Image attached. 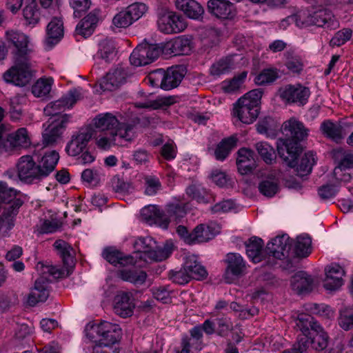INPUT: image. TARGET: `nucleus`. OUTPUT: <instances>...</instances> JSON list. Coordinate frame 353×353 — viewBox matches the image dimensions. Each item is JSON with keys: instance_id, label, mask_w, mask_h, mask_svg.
I'll return each mask as SVG.
<instances>
[{"instance_id": "1", "label": "nucleus", "mask_w": 353, "mask_h": 353, "mask_svg": "<svg viewBox=\"0 0 353 353\" xmlns=\"http://www.w3.org/2000/svg\"><path fill=\"white\" fill-rule=\"evenodd\" d=\"M281 130L287 138L278 141V154L289 167H293L301 152L299 142L307 137L308 130L300 121L290 118L283 123Z\"/></svg>"}, {"instance_id": "2", "label": "nucleus", "mask_w": 353, "mask_h": 353, "mask_svg": "<svg viewBox=\"0 0 353 353\" xmlns=\"http://www.w3.org/2000/svg\"><path fill=\"white\" fill-rule=\"evenodd\" d=\"M17 191L0 181V236L4 237L14 226L13 219L23 201L16 198Z\"/></svg>"}, {"instance_id": "3", "label": "nucleus", "mask_w": 353, "mask_h": 353, "mask_svg": "<svg viewBox=\"0 0 353 353\" xmlns=\"http://www.w3.org/2000/svg\"><path fill=\"white\" fill-rule=\"evenodd\" d=\"M133 247L137 252L140 253L139 258L147 263L162 261L168 258L173 250L171 241L159 245L151 236L137 238L133 243Z\"/></svg>"}, {"instance_id": "4", "label": "nucleus", "mask_w": 353, "mask_h": 353, "mask_svg": "<svg viewBox=\"0 0 353 353\" xmlns=\"http://www.w3.org/2000/svg\"><path fill=\"white\" fill-rule=\"evenodd\" d=\"M85 336L100 346L109 347L119 341L121 329L117 324L102 321L99 324H88L85 328Z\"/></svg>"}, {"instance_id": "5", "label": "nucleus", "mask_w": 353, "mask_h": 353, "mask_svg": "<svg viewBox=\"0 0 353 353\" xmlns=\"http://www.w3.org/2000/svg\"><path fill=\"white\" fill-rule=\"evenodd\" d=\"M262 94L261 89H254L244 94L234 104V115L243 123H253L259 113Z\"/></svg>"}, {"instance_id": "6", "label": "nucleus", "mask_w": 353, "mask_h": 353, "mask_svg": "<svg viewBox=\"0 0 353 353\" xmlns=\"http://www.w3.org/2000/svg\"><path fill=\"white\" fill-rule=\"evenodd\" d=\"M5 41L12 50L13 59H28L34 51V44L31 37L23 32L9 29L5 32Z\"/></svg>"}, {"instance_id": "7", "label": "nucleus", "mask_w": 353, "mask_h": 353, "mask_svg": "<svg viewBox=\"0 0 353 353\" xmlns=\"http://www.w3.org/2000/svg\"><path fill=\"white\" fill-rule=\"evenodd\" d=\"M135 137L133 125L121 124L117 131L102 132L96 139V144L102 150H108L113 145H126Z\"/></svg>"}, {"instance_id": "8", "label": "nucleus", "mask_w": 353, "mask_h": 353, "mask_svg": "<svg viewBox=\"0 0 353 353\" xmlns=\"http://www.w3.org/2000/svg\"><path fill=\"white\" fill-rule=\"evenodd\" d=\"M299 20L305 26H316L330 30L339 27V23L332 12L327 9L319 10L312 13H300Z\"/></svg>"}, {"instance_id": "9", "label": "nucleus", "mask_w": 353, "mask_h": 353, "mask_svg": "<svg viewBox=\"0 0 353 353\" xmlns=\"http://www.w3.org/2000/svg\"><path fill=\"white\" fill-rule=\"evenodd\" d=\"M13 61L14 65L3 74L5 81L19 87L28 85L32 79L29 59H19V61L13 59Z\"/></svg>"}, {"instance_id": "10", "label": "nucleus", "mask_w": 353, "mask_h": 353, "mask_svg": "<svg viewBox=\"0 0 353 353\" xmlns=\"http://www.w3.org/2000/svg\"><path fill=\"white\" fill-rule=\"evenodd\" d=\"M162 53L161 43H143L137 46L130 56V61L134 66H142L154 61Z\"/></svg>"}, {"instance_id": "11", "label": "nucleus", "mask_w": 353, "mask_h": 353, "mask_svg": "<svg viewBox=\"0 0 353 353\" xmlns=\"http://www.w3.org/2000/svg\"><path fill=\"white\" fill-rule=\"evenodd\" d=\"M18 176L21 181L32 183L43 178L41 170L32 156L21 157L17 163Z\"/></svg>"}, {"instance_id": "12", "label": "nucleus", "mask_w": 353, "mask_h": 353, "mask_svg": "<svg viewBox=\"0 0 353 353\" xmlns=\"http://www.w3.org/2000/svg\"><path fill=\"white\" fill-rule=\"evenodd\" d=\"M279 97L289 103L304 105L310 95V89L300 83L286 85L279 90Z\"/></svg>"}, {"instance_id": "13", "label": "nucleus", "mask_w": 353, "mask_h": 353, "mask_svg": "<svg viewBox=\"0 0 353 353\" xmlns=\"http://www.w3.org/2000/svg\"><path fill=\"white\" fill-rule=\"evenodd\" d=\"M68 119L69 117L67 114H63V116H59L58 119H54L50 123L48 121L43 124L45 130L43 132V144L44 146L52 145L57 142Z\"/></svg>"}, {"instance_id": "14", "label": "nucleus", "mask_w": 353, "mask_h": 353, "mask_svg": "<svg viewBox=\"0 0 353 353\" xmlns=\"http://www.w3.org/2000/svg\"><path fill=\"white\" fill-rule=\"evenodd\" d=\"M93 135V130L90 128L81 129L74 133L65 147L68 155L76 157L83 152L88 142Z\"/></svg>"}, {"instance_id": "15", "label": "nucleus", "mask_w": 353, "mask_h": 353, "mask_svg": "<svg viewBox=\"0 0 353 353\" xmlns=\"http://www.w3.org/2000/svg\"><path fill=\"white\" fill-rule=\"evenodd\" d=\"M159 30L165 34L178 33L186 28L185 20L174 12H167L160 16L157 21Z\"/></svg>"}, {"instance_id": "16", "label": "nucleus", "mask_w": 353, "mask_h": 353, "mask_svg": "<svg viewBox=\"0 0 353 353\" xmlns=\"http://www.w3.org/2000/svg\"><path fill=\"white\" fill-rule=\"evenodd\" d=\"M81 92L78 89L71 90L67 94L60 99L51 103L44 108V113L47 116L54 117L58 119L61 112L72 107L79 99Z\"/></svg>"}, {"instance_id": "17", "label": "nucleus", "mask_w": 353, "mask_h": 353, "mask_svg": "<svg viewBox=\"0 0 353 353\" xmlns=\"http://www.w3.org/2000/svg\"><path fill=\"white\" fill-rule=\"evenodd\" d=\"M349 126L350 123L346 122H334L327 119L321 123L320 130L325 137L338 143L347 134Z\"/></svg>"}, {"instance_id": "18", "label": "nucleus", "mask_w": 353, "mask_h": 353, "mask_svg": "<svg viewBox=\"0 0 353 353\" xmlns=\"http://www.w3.org/2000/svg\"><path fill=\"white\" fill-rule=\"evenodd\" d=\"M294 241L287 234L278 236L267 244L266 252L276 259L288 256Z\"/></svg>"}, {"instance_id": "19", "label": "nucleus", "mask_w": 353, "mask_h": 353, "mask_svg": "<svg viewBox=\"0 0 353 353\" xmlns=\"http://www.w3.org/2000/svg\"><path fill=\"white\" fill-rule=\"evenodd\" d=\"M162 53L165 55H185L192 50V41L185 36L178 37L165 43H161Z\"/></svg>"}, {"instance_id": "20", "label": "nucleus", "mask_w": 353, "mask_h": 353, "mask_svg": "<svg viewBox=\"0 0 353 353\" xmlns=\"http://www.w3.org/2000/svg\"><path fill=\"white\" fill-rule=\"evenodd\" d=\"M49 294L48 281L43 278H38L27 296V303L30 306H34L39 302H44L48 299Z\"/></svg>"}, {"instance_id": "21", "label": "nucleus", "mask_w": 353, "mask_h": 353, "mask_svg": "<svg viewBox=\"0 0 353 353\" xmlns=\"http://www.w3.org/2000/svg\"><path fill=\"white\" fill-rule=\"evenodd\" d=\"M49 294L48 281L43 278H38L27 296V303L30 306H34L39 302H44L48 299Z\"/></svg>"}, {"instance_id": "22", "label": "nucleus", "mask_w": 353, "mask_h": 353, "mask_svg": "<svg viewBox=\"0 0 353 353\" xmlns=\"http://www.w3.org/2000/svg\"><path fill=\"white\" fill-rule=\"evenodd\" d=\"M325 278L323 286L327 290L334 291L343 285V269L338 264L332 263L325 268Z\"/></svg>"}, {"instance_id": "23", "label": "nucleus", "mask_w": 353, "mask_h": 353, "mask_svg": "<svg viewBox=\"0 0 353 353\" xmlns=\"http://www.w3.org/2000/svg\"><path fill=\"white\" fill-rule=\"evenodd\" d=\"M208 11L218 19H228L235 14L234 5L225 0H209Z\"/></svg>"}, {"instance_id": "24", "label": "nucleus", "mask_w": 353, "mask_h": 353, "mask_svg": "<svg viewBox=\"0 0 353 353\" xmlns=\"http://www.w3.org/2000/svg\"><path fill=\"white\" fill-rule=\"evenodd\" d=\"M126 77L125 70L122 68H117L103 77L100 80L99 85L102 90L112 91L123 84Z\"/></svg>"}, {"instance_id": "25", "label": "nucleus", "mask_w": 353, "mask_h": 353, "mask_svg": "<svg viewBox=\"0 0 353 353\" xmlns=\"http://www.w3.org/2000/svg\"><path fill=\"white\" fill-rule=\"evenodd\" d=\"M132 297V295L130 292L119 293L114 298V311L115 314L123 318L130 316L134 307Z\"/></svg>"}, {"instance_id": "26", "label": "nucleus", "mask_w": 353, "mask_h": 353, "mask_svg": "<svg viewBox=\"0 0 353 353\" xmlns=\"http://www.w3.org/2000/svg\"><path fill=\"white\" fill-rule=\"evenodd\" d=\"M184 207L179 203H172L166 206L164 212H163V222H161V228L166 229L169 223H179L181 218L185 214Z\"/></svg>"}, {"instance_id": "27", "label": "nucleus", "mask_w": 353, "mask_h": 353, "mask_svg": "<svg viewBox=\"0 0 353 353\" xmlns=\"http://www.w3.org/2000/svg\"><path fill=\"white\" fill-rule=\"evenodd\" d=\"M236 165L241 174L251 172L255 168L254 153L247 148H241L237 152Z\"/></svg>"}, {"instance_id": "28", "label": "nucleus", "mask_w": 353, "mask_h": 353, "mask_svg": "<svg viewBox=\"0 0 353 353\" xmlns=\"http://www.w3.org/2000/svg\"><path fill=\"white\" fill-rule=\"evenodd\" d=\"M46 43L52 47L63 36V23L61 18L54 17L48 23L46 28Z\"/></svg>"}, {"instance_id": "29", "label": "nucleus", "mask_w": 353, "mask_h": 353, "mask_svg": "<svg viewBox=\"0 0 353 353\" xmlns=\"http://www.w3.org/2000/svg\"><path fill=\"white\" fill-rule=\"evenodd\" d=\"M174 2L176 9L190 19H199L204 12L203 7L195 0H175Z\"/></svg>"}, {"instance_id": "30", "label": "nucleus", "mask_w": 353, "mask_h": 353, "mask_svg": "<svg viewBox=\"0 0 353 353\" xmlns=\"http://www.w3.org/2000/svg\"><path fill=\"white\" fill-rule=\"evenodd\" d=\"M313 279L304 271H299L291 279L292 289L299 294L310 292L313 288Z\"/></svg>"}, {"instance_id": "31", "label": "nucleus", "mask_w": 353, "mask_h": 353, "mask_svg": "<svg viewBox=\"0 0 353 353\" xmlns=\"http://www.w3.org/2000/svg\"><path fill=\"white\" fill-rule=\"evenodd\" d=\"M296 326L303 334L301 336H299V339L300 338H305L309 341L308 336L311 335L310 330L312 332L321 330V325L313 316L307 314L299 315L296 321Z\"/></svg>"}, {"instance_id": "32", "label": "nucleus", "mask_w": 353, "mask_h": 353, "mask_svg": "<svg viewBox=\"0 0 353 353\" xmlns=\"http://www.w3.org/2000/svg\"><path fill=\"white\" fill-rule=\"evenodd\" d=\"M185 75V70L183 66L177 65L165 70V79L163 90H170L177 87Z\"/></svg>"}, {"instance_id": "33", "label": "nucleus", "mask_w": 353, "mask_h": 353, "mask_svg": "<svg viewBox=\"0 0 353 353\" xmlns=\"http://www.w3.org/2000/svg\"><path fill=\"white\" fill-rule=\"evenodd\" d=\"M96 128L101 132L117 131V128L125 123H119L117 119L111 113L101 114L94 119Z\"/></svg>"}, {"instance_id": "34", "label": "nucleus", "mask_w": 353, "mask_h": 353, "mask_svg": "<svg viewBox=\"0 0 353 353\" xmlns=\"http://www.w3.org/2000/svg\"><path fill=\"white\" fill-rule=\"evenodd\" d=\"M219 232L216 225L200 224L192 231L193 243L207 242L213 239Z\"/></svg>"}, {"instance_id": "35", "label": "nucleus", "mask_w": 353, "mask_h": 353, "mask_svg": "<svg viewBox=\"0 0 353 353\" xmlns=\"http://www.w3.org/2000/svg\"><path fill=\"white\" fill-rule=\"evenodd\" d=\"M183 265L193 279L201 280L207 277L208 272L205 267L198 261L196 255H188Z\"/></svg>"}, {"instance_id": "36", "label": "nucleus", "mask_w": 353, "mask_h": 353, "mask_svg": "<svg viewBox=\"0 0 353 353\" xmlns=\"http://www.w3.org/2000/svg\"><path fill=\"white\" fill-rule=\"evenodd\" d=\"M225 261L228 264L226 275L230 273L234 276H239L243 274L246 269L245 262L239 254H228Z\"/></svg>"}, {"instance_id": "37", "label": "nucleus", "mask_w": 353, "mask_h": 353, "mask_svg": "<svg viewBox=\"0 0 353 353\" xmlns=\"http://www.w3.org/2000/svg\"><path fill=\"white\" fill-rule=\"evenodd\" d=\"M259 192L266 197H273L279 190V181L274 172H271L259 183Z\"/></svg>"}, {"instance_id": "38", "label": "nucleus", "mask_w": 353, "mask_h": 353, "mask_svg": "<svg viewBox=\"0 0 353 353\" xmlns=\"http://www.w3.org/2000/svg\"><path fill=\"white\" fill-rule=\"evenodd\" d=\"M59 159V153L54 150L46 153L42 157L41 159L39 161L38 166L43 178L48 176L54 170Z\"/></svg>"}, {"instance_id": "39", "label": "nucleus", "mask_w": 353, "mask_h": 353, "mask_svg": "<svg viewBox=\"0 0 353 353\" xmlns=\"http://www.w3.org/2000/svg\"><path fill=\"white\" fill-rule=\"evenodd\" d=\"M54 248L59 252L61 256L63 265L68 270L73 265V249L70 245L63 240H57L54 243ZM68 270L67 274H68Z\"/></svg>"}, {"instance_id": "40", "label": "nucleus", "mask_w": 353, "mask_h": 353, "mask_svg": "<svg viewBox=\"0 0 353 353\" xmlns=\"http://www.w3.org/2000/svg\"><path fill=\"white\" fill-rule=\"evenodd\" d=\"M36 268L40 274V276L39 278H43L46 281H48V284L51 282L50 277L59 279L65 276V270L63 269H60L56 266L45 264L42 262H39L37 264Z\"/></svg>"}, {"instance_id": "41", "label": "nucleus", "mask_w": 353, "mask_h": 353, "mask_svg": "<svg viewBox=\"0 0 353 353\" xmlns=\"http://www.w3.org/2000/svg\"><path fill=\"white\" fill-rule=\"evenodd\" d=\"M119 274L122 280L135 285H143L147 279L145 272L136 269H123L119 271Z\"/></svg>"}, {"instance_id": "42", "label": "nucleus", "mask_w": 353, "mask_h": 353, "mask_svg": "<svg viewBox=\"0 0 353 353\" xmlns=\"http://www.w3.org/2000/svg\"><path fill=\"white\" fill-rule=\"evenodd\" d=\"M263 246V240L256 236L250 238L245 243L247 254L253 262L258 263L262 260Z\"/></svg>"}, {"instance_id": "43", "label": "nucleus", "mask_w": 353, "mask_h": 353, "mask_svg": "<svg viewBox=\"0 0 353 353\" xmlns=\"http://www.w3.org/2000/svg\"><path fill=\"white\" fill-rule=\"evenodd\" d=\"M141 215L148 224H156L161 227L163 222V212L156 205H150L143 208L141 211Z\"/></svg>"}, {"instance_id": "44", "label": "nucleus", "mask_w": 353, "mask_h": 353, "mask_svg": "<svg viewBox=\"0 0 353 353\" xmlns=\"http://www.w3.org/2000/svg\"><path fill=\"white\" fill-rule=\"evenodd\" d=\"M97 56L106 63L113 60L116 56V46L114 41L110 39L101 40L99 44Z\"/></svg>"}, {"instance_id": "45", "label": "nucleus", "mask_w": 353, "mask_h": 353, "mask_svg": "<svg viewBox=\"0 0 353 353\" xmlns=\"http://www.w3.org/2000/svg\"><path fill=\"white\" fill-rule=\"evenodd\" d=\"M296 160L297 159H296V165L292 168L296 166L297 174L303 176L312 172V166L316 163L315 154L311 151L306 152L301 157L299 164H297Z\"/></svg>"}, {"instance_id": "46", "label": "nucleus", "mask_w": 353, "mask_h": 353, "mask_svg": "<svg viewBox=\"0 0 353 353\" xmlns=\"http://www.w3.org/2000/svg\"><path fill=\"white\" fill-rule=\"evenodd\" d=\"M236 139L230 137L223 139L216 146L214 156L218 161H224L229 155L231 150L236 146Z\"/></svg>"}, {"instance_id": "47", "label": "nucleus", "mask_w": 353, "mask_h": 353, "mask_svg": "<svg viewBox=\"0 0 353 353\" xmlns=\"http://www.w3.org/2000/svg\"><path fill=\"white\" fill-rule=\"evenodd\" d=\"M25 7L23 10V17L29 25H36L40 18L36 0H25Z\"/></svg>"}, {"instance_id": "48", "label": "nucleus", "mask_w": 353, "mask_h": 353, "mask_svg": "<svg viewBox=\"0 0 353 353\" xmlns=\"http://www.w3.org/2000/svg\"><path fill=\"white\" fill-rule=\"evenodd\" d=\"M308 339L307 347L310 344L316 350H322L327 347L328 336L321 326V330L314 331L311 335L308 336Z\"/></svg>"}, {"instance_id": "49", "label": "nucleus", "mask_w": 353, "mask_h": 353, "mask_svg": "<svg viewBox=\"0 0 353 353\" xmlns=\"http://www.w3.org/2000/svg\"><path fill=\"white\" fill-rule=\"evenodd\" d=\"M312 240L307 235L297 236L294 242V253L300 257H305L311 252Z\"/></svg>"}, {"instance_id": "50", "label": "nucleus", "mask_w": 353, "mask_h": 353, "mask_svg": "<svg viewBox=\"0 0 353 353\" xmlns=\"http://www.w3.org/2000/svg\"><path fill=\"white\" fill-rule=\"evenodd\" d=\"M53 80L51 78L38 79L32 87V92L36 97H45L49 94Z\"/></svg>"}, {"instance_id": "51", "label": "nucleus", "mask_w": 353, "mask_h": 353, "mask_svg": "<svg viewBox=\"0 0 353 353\" xmlns=\"http://www.w3.org/2000/svg\"><path fill=\"white\" fill-rule=\"evenodd\" d=\"M279 71L276 68L263 69L254 79V82L259 85L272 83L279 78Z\"/></svg>"}, {"instance_id": "52", "label": "nucleus", "mask_w": 353, "mask_h": 353, "mask_svg": "<svg viewBox=\"0 0 353 353\" xmlns=\"http://www.w3.org/2000/svg\"><path fill=\"white\" fill-rule=\"evenodd\" d=\"M339 326L344 330L353 328V307H344L339 310L338 318Z\"/></svg>"}, {"instance_id": "53", "label": "nucleus", "mask_w": 353, "mask_h": 353, "mask_svg": "<svg viewBox=\"0 0 353 353\" xmlns=\"http://www.w3.org/2000/svg\"><path fill=\"white\" fill-rule=\"evenodd\" d=\"M234 68V63L231 58L226 57L214 63L210 68V73L213 76H220L230 71Z\"/></svg>"}, {"instance_id": "54", "label": "nucleus", "mask_w": 353, "mask_h": 353, "mask_svg": "<svg viewBox=\"0 0 353 353\" xmlns=\"http://www.w3.org/2000/svg\"><path fill=\"white\" fill-rule=\"evenodd\" d=\"M256 150L267 164H271L275 159L274 148L267 142H259L255 145Z\"/></svg>"}, {"instance_id": "55", "label": "nucleus", "mask_w": 353, "mask_h": 353, "mask_svg": "<svg viewBox=\"0 0 353 353\" xmlns=\"http://www.w3.org/2000/svg\"><path fill=\"white\" fill-rule=\"evenodd\" d=\"M112 23L115 28H126L134 22L126 9L123 8L114 16Z\"/></svg>"}, {"instance_id": "56", "label": "nucleus", "mask_w": 353, "mask_h": 353, "mask_svg": "<svg viewBox=\"0 0 353 353\" xmlns=\"http://www.w3.org/2000/svg\"><path fill=\"white\" fill-rule=\"evenodd\" d=\"M10 143L13 147L26 148L30 144V138L27 130L24 128L19 129L10 137Z\"/></svg>"}, {"instance_id": "57", "label": "nucleus", "mask_w": 353, "mask_h": 353, "mask_svg": "<svg viewBox=\"0 0 353 353\" xmlns=\"http://www.w3.org/2000/svg\"><path fill=\"white\" fill-rule=\"evenodd\" d=\"M134 22L141 19L148 10V6L142 2H135L125 8Z\"/></svg>"}, {"instance_id": "58", "label": "nucleus", "mask_w": 353, "mask_h": 353, "mask_svg": "<svg viewBox=\"0 0 353 353\" xmlns=\"http://www.w3.org/2000/svg\"><path fill=\"white\" fill-rule=\"evenodd\" d=\"M201 349V346L197 342L185 336L181 339L180 347L175 350V353H196Z\"/></svg>"}, {"instance_id": "59", "label": "nucleus", "mask_w": 353, "mask_h": 353, "mask_svg": "<svg viewBox=\"0 0 353 353\" xmlns=\"http://www.w3.org/2000/svg\"><path fill=\"white\" fill-rule=\"evenodd\" d=\"M145 193L148 196H153L161 190V184L159 179L154 176H145Z\"/></svg>"}, {"instance_id": "60", "label": "nucleus", "mask_w": 353, "mask_h": 353, "mask_svg": "<svg viewBox=\"0 0 353 353\" xmlns=\"http://www.w3.org/2000/svg\"><path fill=\"white\" fill-rule=\"evenodd\" d=\"M247 77V72H243L236 77H234L232 79L228 81H224L223 83V89L225 92H233L237 90Z\"/></svg>"}, {"instance_id": "61", "label": "nucleus", "mask_w": 353, "mask_h": 353, "mask_svg": "<svg viewBox=\"0 0 353 353\" xmlns=\"http://www.w3.org/2000/svg\"><path fill=\"white\" fill-rule=\"evenodd\" d=\"M352 35V30L349 28H343L336 32L334 36L332 38L330 41V46H341L349 41Z\"/></svg>"}, {"instance_id": "62", "label": "nucleus", "mask_w": 353, "mask_h": 353, "mask_svg": "<svg viewBox=\"0 0 353 353\" xmlns=\"http://www.w3.org/2000/svg\"><path fill=\"white\" fill-rule=\"evenodd\" d=\"M169 276L173 282L179 285H184L188 283L193 277L189 274L188 271L185 270L184 265L183 268L179 271L171 270Z\"/></svg>"}, {"instance_id": "63", "label": "nucleus", "mask_w": 353, "mask_h": 353, "mask_svg": "<svg viewBox=\"0 0 353 353\" xmlns=\"http://www.w3.org/2000/svg\"><path fill=\"white\" fill-rule=\"evenodd\" d=\"M61 227L60 223L56 219H45L41 221L39 225H37V232L39 234L53 233Z\"/></svg>"}, {"instance_id": "64", "label": "nucleus", "mask_w": 353, "mask_h": 353, "mask_svg": "<svg viewBox=\"0 0 353 353\" xmlns=\"http://www.w3.org/2000/svg\"><path fill=\"white\" fill-rule=\"evenodd\" d=\"M71 8L74 10V16L79 18L85 12L91 5L90 0H69Z\"/></svg>"}]
</instances>
